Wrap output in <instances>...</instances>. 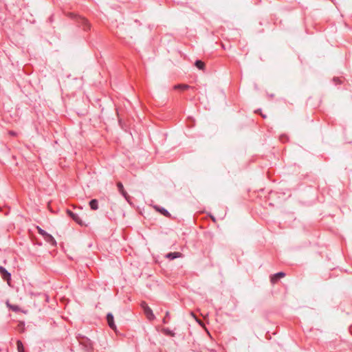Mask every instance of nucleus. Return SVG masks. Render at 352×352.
<instances>
[{
	"label": "nucleus",
	"mask_w": 352,
	"mask_h": 352,
	"mask_svg": "<svg viewBox=\"0 0 352 352\" xmlns=\"http://www.w3.org/2000/svg\"><path fill=\"white\" fill-rule=\"evenodd\" d=\"M67 16L76 21L78 26L82 28L85 31H88L91 29V24L84 17L79 16L74 12H68Z\"/></svg>",
	"instance_id": "obj_1"
},
{
	"label": "nucleus",
	"mask_w": 352,
	"mask_h": 352,
	"mask_svg": "<svg viewBox=\"0 0 352 352\" xmlns=\"http://www.w3.org/2000/svg\"><path fill=\"white\" fill-rule=\"evenodd\" d=\"M66 212L67 215L71 217L75 222H76L78 224L82 226L84 225L82 219L80 218V217L78 215V214L72 212V210L67 209L66 210Z\"/></svg>",
	"instance_id": "obj_2"
},
{
	"label": "nucleus",
	"mask_w": 352,
	"mask_h": 352,
	"mask_svg": "<svg viewBox=\"0 0 352 352\" xmlns=\"http://www.w3.org/2000/svg\"><path fill=\"white\" fill-rule=\"evenodd\" d=\"M0 274L1 278L10 284V281L11 280V274L2 266H0Z\"/></svg>",
	"instance_id": "obj_3"
},
{
	"label": "nucleus",
	"mask_w": 352,
	"mask_h": 352,
	"mask_svg": "<svg viewBox=\"0 0 352 352\" xmlns=\"http://www.w3.org/2000/svg\"><path fill=\"white\" fill-rule=\"evenodd\" d=\"M153 208L156 211L159 212L160 214L164 215V217H168V218H171L170 213L164 208H162L160 206L155 205V206H153Z\"/></svg>",
	"instance_id": "obj_4"
},
{
	"label": "nucleus",
	"mask_w": 352,
	"mask_h": 352,
	"mask_svg": "<svg viewBox=\"0 0 352 352\" xmlns=\"http://www.w3.org/2000/svg\"><path fill=\"white\" fill-rule=\"evenodd\" d=\"M107 321L108 323L109 327L116 331V325L114 322V318L111 313H108L107 315Z\"/></svg>",
	"instance_id": "obj_5"
},
{
	"label": "nucleus",
	"mask_w": 352,
	"mask_h": 352,
	"mask_svg": "<svg viewBox=\"0 0 352 352\" xmlns=\"http://www.w3.org/2000/svg\"><path fill=\"white\" fill-rule=\"evenodd\" d=\"M117 187L119 192L125 198L126 201H129L130 197L126 192V191L124 190L123 184L120 182H118L117 183Z\"/></svg>",
	"instance_id": "obj_6"
},
{
	"label": "nucleus",
	"mask_w": 352,
	"mask_h": 352,
	"mask_svg": "<svg viewBox=\"0 0 352 352\" xmlns=\"http://www.w3.org/2000/svg\"><path fill=\"white\" fill-rule=\"evenodd\" d=\"M285 276V273L283 272H278L270 277V281L272 284H275L278 282V279Z\"/></svg>",
	"instance_id": "obj_7"
},
{
	"label": "nucleus",
	"mask_w": 352,
	"mask_h": 352,
	"mask_svg": "<svg viewBox=\"0 0 352 352\" xmlns=\"http://www.w3.org/2000/svg\"><path fill=\"white\" fill-rule=\"evenodd\" d=\"M144 313L147 319L150 321H152L155 318V316L153 314L152 309L149 307H146V309L144 311Z\"/></svg>",
	"instance_id": "obj_8"
},
{
	"label": "nucleus",
	"mask_w": 352,
	"mask_h": 352,
	"mask_svg": "<svg viewBox=\"0 0 352 352\" xmlns=\"http://www.w3.org/2000/svg\"><path fill=\"white\" fill-rule=\"evenodd\" d=\"M43 239H45V241L46 242L49 243L50 244H51L52 245L56 246V241L51 234L47 233V234L45 236H43Z\"/></svg>",
	"instance_id": "obj_9"
},
{
	"label": "nucleus",
	"mask_w": 352,
	"mask_h": 352,
	"mask_svg": "<svg viewBox=\"0 0 352 352\" xmlns=\"http://www.w3.org/2000/svg\"><path fill=\"white\" fill-rule=\"evenodd\" d=\"M182 256V254L179 252H169L166 254V257L170 260H173L177 258H179Z\"/></svg>",
	"instance_id": "obj_10"
},
{
	"label": "nucleus",
	"mask_w": 352,
	"mask_h": 352,
	"mask_svg": "<svg viewBox=\"0 0 352 352\" xmlns=\"http://www.w3.org/2000/svg\"><path fill=\"white\" fill-rule=\"evenodd\" d=\"M89 205L91 209L93 210H96L98 209V201L96 199H91L89 201Z\"/></svg>",
	"instance_id": "obj_11"
},
{
	"label": "nucleus",
	"mask_w": 352,
	"mask_h": 352,
	"mask_svg": "<svg viewBox=\"0 0 352 352\" xmlns=\"http://www.w3.org/2000/svg\"><path fill=\"white\" fill-rule=\"evenodd\" d=\"M174 89L186 90L190 88V86L186 84H178L174 86Z\"/></svg>",
	"instance_id": "obj_12"
},
{
	"label": "nucleus",
	"mask_w": 352,
	"mask_h": 352,
	"mask_svg": "<svg viewBox=\"0 0 352 352\" xmlns=\"http://www.w3.org/2000/svg\"><path fill=\"white\" fill-rule=\"evenodd\" d=\"M162 331L166 336H171V337L175 336V333L172 330L169 329L168 328H163Z\"/></svg>",
	"instance_id": "obj_13"
},
{
	"label": "nucleus",
	"mask_w": 352,
	"mask_h": 352,
	"mask_svg": "<svg viewBox=\"0 0 352 352\" xmlns=\"http://www.w3.org/2000/svg\"><path fill=\"white\" fill-rule=\"evenodd\" d=\"M195 65L199 69L204 70L205 68V63L200 60H197L195 63Z\"/></svg>",
	"instance_id": "obj_14"
},
{
	"label": "nucleus",
	"mask_w": 352,
	"mask_h": 352,
	"mask_svg": "<svg viewBox=\"0 0 352 352\" xmlns=\"http://www.w3.org/2000/svg\"><path fill=\"white\" fill-rule=\"evenodd\" d=\"M16 346L18 352H25L24 346L23 344V342L20 340H18L16 341Z\"/></svg>",
	"instance_id": "obj_15"
},
{
	"label": "nucleus",
	"mask_w": 352,
	"mask_h": 352,
	"mask_svg": "<svg viewBox=\"0 0 352 352\" xmlns=\"http://www.w3.org/2000/svg\"><path fill=\"white\" fill-rule=\"evenodd\" d=\"M170 319V314L169 311H166L164 318L162 320L164 324H167L169 322Z\"/></svg>",
	"instance_id": "obj_16"
},
{
	"label": "nucleus",
	"mask_w": 352,
	"mask_h": 352,
	"mask_svg": "<svg viewBox=\"0 0 352 352\" xmlns=\"http://www.w3.org/2000/svg\"><path fill=\"white\" fill-rule=\"evenodd\" d=\"M36 229H37V231H38V234H41L43 237L45 236L47 234V233L46 231L43 230L39 226H37Z\"/></svg>",
	"instance_id": "obj_17"
},
{
	"label": "nucleus",
	"mask_w": 352,
	"mask_h": 352,
	"mask_svg": "<svg viewBox=\"0 0 352 352\" xmlns=\"http://www.w3.org/2000/svg\"><path fill=\"white\" fill-rule=\"evenodd\" d=\"M10 309L14 311H18L19 310V307L18 305H9Z\"/></svg>",
	"instance_id": "obj_18"
},
{
	"label": "nucleus",
	"mask_w": 352,
	"mask_h": 352,
	"mask_svg": "<svg viewBox=\"0 0 352 352\" xmlns=\"http://www.w3.org/2000/svg\"><path fill=\"white\" fill-rule=\"evenodd\" d=\"M333 80L335 82L336 84H341L342 80L340 78L334 77Z\"/></svg>",
	"instance_id": "obj_19"
},
{
	"label": "nucleus",
	"mask_w": 352,
	"mask_h": 352,
	"mask_svg": "<svg viewBox=\"0 0 352 352\" xmlns=\"http://www.w3.org/2000/svg\"><path fill=\"white\" fill-rule=\"evenodd\" d=\"M140 306L144 311L146 309V307H148L147 303L145 301H142L140 304Z\"/></svg>",
	"instance_id": "obj_20"
},
{
	"label": "nucleus",
	"mask_w": 352,
	"mask_h": 352,
	"mask_svg": "<svg viewBox=\"0 0 352 352\" xmlns=\"http://www.w3.org/2000/svg\"><path fill=\"white\" fill-rule=\"evenodd\" d=\"M8 133L12 136H16L17 133L14 131H9Z\"/></svg>",
	"instance_id": "obj_21"
},
{
	"label": "nucleus",
	"mask_w": 352,
	"mask_h": 352,
	"mask_svg": "<svg viewBox=\"0 0 352 352\" xmlns=\"http://www.w3.org/2000/svg\"><path fill=\"white\" fill-rule=\"evenodd\" d=\"M255 113L261 114V109H258V110L255 111Z\"/></svg>",
	"instance_id": "obj_22"
},
{
	"label": "nucleus",
	"mask_w": 352,
	"mask_h": 352,
	"mask_svg": "<svg viewBox=\"0 0 352 352\" xmlns=\"http://www.w3.org/2000/svg\"><path fill=\"white\" fill-rule=\"evenodd\" d=\"M261 116L263 118H266V116L263 114L262 113H261Z\"/></svg>",
	"instance_id": "obj_23"
}]
</instances>
